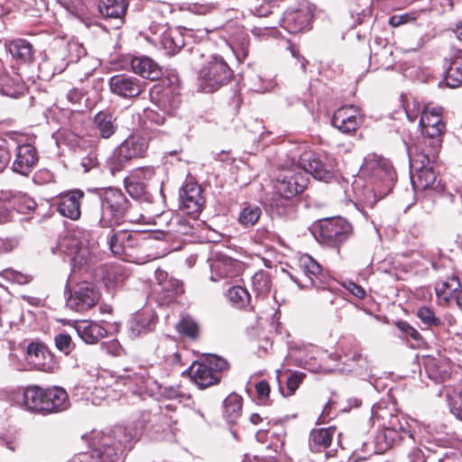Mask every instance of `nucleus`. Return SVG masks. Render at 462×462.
<instances>
[{
	"mask_svg": "<svg viewBox=\"0 0 462 462\" xmlns=\"http://www.w3.org/2000/svg\"><path fill=\"white\" fill-rule=\"evenodd\" d=\"M136 432L132 429L116 425L108 432L93 431L89 439L91 453H80L69 462H122V455L132 448Z\"/></svg>",
	"mask_w": 462,
	"mask_h": 462,
	"instance_id": "1",
	"label": "nucleus"
},
{
	"mask_svg": "<svg viewBox=\"0 0 462 462\" xmlns=\"http://www.w3.org/2000/svg\"><path fill=\"white\" fill-rule=\"evenodd\" d=\"M97 199L100 208L98 226L101 228H115L126 221H138L131 216L133 204L121 189H101L97 193Z\"/></svg>",
	"mask_w": 462,
	"mask_h": 462,
	"instance_id": "2",
	"label": "nucleus"
},
{
	"mask_svg": "<svg viewBox=\"0 0 462 462\" xmlns=\"http://www.w3.org/2000/svg\"><path fill=\"white\" fill-rule=\"evenodd\" d=\"M90 233L83 229H76L66 236L60 244L65 253L71 256V273L69 281L76 280L81 273H88L96 262L94 243H91Z\"/></svg>",
	"mask_w": 462,
	"mask_h": 462,
	"instance_id": "3",
	"label": "nucleus"
},
{
	"mask_svg": "<svg viewBox=\"0 0 462 462\" xmlns=\"http://www.w3.org/2000/svg\"><path fill=\"white\" fill-rule=\"evenodd\" d=\"M107 236V244L113 254L124 258L125 261L145 263L156 258L151 254H143L149 248L152 242L151 237H143L137 232L127 230H117L110 228Z\"/></svg>",
	"mask_w": 462,
	"mask_h": 462,
	"instance_id": "4",
	"label": "nucleus"
},
{
	"mask_svg": "<svg viewBox=\"0 0 462 462\" xmlns=\"http://www.w3.org/2000/svg\"><path fill=\"white\" fill-rule=\"evenodd\" d=\"M194 54L206 58L198 73L199 91L214 93L230 83L234 72L222 56L218 54L206 56L200 51V48H197Z\"/></svg>",
	"mask_w": 462,
	"mask_h": 462,
	"instance_id": "5",
	"label": "nucleus"
},
{
	"mask_svg": "<svg viewBox=\"0 0 462 462\" xmlns=\"http://www.w3.org/2000/svg\"><path fill=\"white\" fill-rule=\"evenodd\" d=\"M313 234L317 241L325 246L337 249L339 253L340 246L346 242L352 235V225L345 218L328 217L319 219L313 226Z\"/></svg>",
	"mask_w": 462,
	"mask_h": 462,
	"instance_id": "6",
	"label": "nucleus"
},
{
	"mask_svg": "<svg viewBox=\"0 0 462 462\" xmlns=\"http://www.w3.org/2000/svg\"><path fill=\"white\" fill-rule=\"evenodd\" d=\"M430 152H426L425 148L416 150V152L411 159V168L415 170V174L411 177V184L415 193L419 191H426L430 189H440L438 176L434 171L433 164L438 159L439 154L433 158L428 156Z\"/></svg>",
	"mask_w": 462,
	"mask_h": 462,
	"instance_id": "7",
	"label": "nucleus"
},
{
	"mask_svg": "<svg viewBox=\"0 0 462 462\" xmlns=\"http://www.w3.org/2000/svg\"><path fill=\"white\" fill-rule=\"evenodd\" d=\"M228 369V363L216 355L205 356L200 362H194L189 367L191 380L205 389L220 382L222 373Z\"/></svg>",
	"mask_w": 462,
	"mask_h": 462,
	"instance_id": "8",
	"label": "nucleus"
},
{
	"mask_svg": "<svg viewBox=\"0 0 462 462\" xmlns=\"http://www.w3.org/2000/svg\"><path fill=\"white\" fill-rule=\"evenodd\" d=\"M90 276L91 272L88 273H81L78 274L73 282L69 280L70 287L66 305L70 310L84 312L93 308L98 302L100 293L97 289L87 280L78 282L79 278L85 277L87 279Z\"/></svg>",
	"mask_w": 462,
	"mask_h": 462,
	"instance_id": "9",
	"label": "nucleus"
},
{
	"mask_svg": "<svg viewBox=\"0 0 462 462\" xmlns=\"http://www.w3.org/2000/svg\"><path fill=\"white\" fill-rule=\"evenodd\" d=\"M147 149L148 140L146 137L137 134L129 136L114 151L109 159L112 174L122 171L131 160L143 157Z\"/></svg>",
	"mask_w": 462,
	"mask_h": 462,
	"instance_id": "10",
	"label": "nucleus"
},
{
	"mask_svg": "<svg viewBox=\"0 0 462 462\" xmlns=\"http://www.w3.org/2000/svg\"><path fill=\"white\" fill-rule=\"evenodd\" d=\"M420 127L423 134V143L418 149L425 148L426 152H430L428 156L433 158L439 154L442 138L441 135L445 131L446 125L442 122L441 117H420Z\"/></svg>",
	"mask_w": 462,
	"mask_h": 462,
	"instance_id": "11",
	"label": "nucleus"
},
{
	"mask_svg": "<svg viewBox=\"0 0 462 462\" xmlns=\"http://www.w3.org/2000/svg\"><path fill=\"white\" fill-rule=\"evenodd\" d=\"M302 174H311L315 179L328 181L333 177L334 163L328 158L321 159V156L313 152H303L299 159V170Z\"/></svg>",
	"mask_w": 462,
	"mask_h": 462,
	"instance_id": "12",
	"label": "nucleus"
},
{
	"mask_svg": "<svg viewBox=\"0 0 462 462\" xmlns=\"http://www.w3.org/2000/svg\"><path fill=\"white\" fill-rule=\"evenodd\" d=\"M308 181V178L302 174L300 170L289 169L277 177L273 185V192L296 199L306 189Z\"/></svg>",
	"mask_w": 462,
	"mask_h": 462,
	"instance_id": "13",
	"label": "nucleus"
},
{
	"mask_svg": "<svg viewBox=\"0 0 462 462\" xmlns=\"http://www.w3.org/2000/svg\"><path fill=\"white\" fill-rule=\"evenodd\" d=\"M84 192L75 189L60 193L55 199L54 206L63 217L77 221L81 217V203Z\"/></svg>",
	"mask_w": 462,
	"mask_h": 462,
	"instance_id": "14",
	"label": "nucleus"
},
{
	"mask_svg": "<svg viewBox=\"0 0 462 462\" xmlns=\"http://www.w3.org/2000/svg\"><path fill=\"white\" fill-rule=\"evenodd\" d=\"M110 91L123 98H132L144 91V84L134 76L122 73L112 76L108 80Z\"/></svg>",
	"mask_w": 462,
	"mask_h": 462,
	"instance_id": "15",
	"label": "nucleus"
},
{
	"mask_svg": "<svg viewBox=\"0 0 462 462\" xmlns=\"http://www.w3.org/2000/svg\"><path fill=\"white\" fill-rule=\"evenodd\" d=\"M360 173L364 176L379 179L387 183H392L394 171L390 162L374 153L368 154L360 168Z\"/></svg>",
	"mask_w": 462,
	"mask_h": 462,
	"instance_id": "16",
	"label": "nucleus"
},
{
	"mask_svg": "<svg viewBox=\"0 0 462 462\" xmlns=\"http://www.w3.org/2000/svg\"><path fill=\"white\" fill-rule=\"evenodd\" d=\"M311 17L308 5L301 4L284 12L281 25L290 33H298L309 28Z\"/></svg>",
	"mask_w": 462,
	"mask_h": 462,
	"instance_id": "17",
	"label": "nucleus"
},
{
	"mask_svg": "<svg viewBox=\"0 0 462 462\" xmlns=\"http://www.w3.org/2000/svg\"><path fill=\"white\" fill-rule=\"evenodd\" d=\"M180 208L195 220L205 204L201 187L193 182L186 183L180 191Z\"/></svg>",
	"mask_w": 462,
	"mask_h": 462,
	"instance_id": "18",
	"label": "nucleus"
},
{
	"mask_svg": "<svg viewBox=\"0 0 462 462\" xmlns=\"http://www.w3.org/2000/svg\"><path fill=\"white\" fill-rule=\"evenodd\" d=\"M10 143L12 144L11 148L15 145L12 170L21 175L27 176L38 162L35 147L29 143L16 144L14 142Z\"/></svg>",
	"mask_w": 462,
	"mask_h": 462,
	"instance_id": "19",
	"label": "nucleus"
},
{
	"mask_svg": "<svg viewBox=\"0 0 462 462\" xmlns=\"http://www.w3.org/2000/svg\"><path fill=\"white\" fill-rule=\"evenodd\" d=\"M413 439L410 430H406L402 423L398 421L397 425L386 427L379 430L374 436V445L376 453H383L390 448L395 442L403 440L405 437Z\"/></svg>",
	"mask_w": 462,
	"mask_h": 462,
	"instance_id": "20",
	"label": "nucleus"
},
{
	"mask_svg": "<svg viewBox=\"0 0 462 462\" xmlns=\"http://www.w3.org/2000/svg\"><path fill=\"white\" fill-rule=\"evenodd\" d=\"M209 267L211 272V280L214 282L225 278H232L238 274L240 263L233 258L222 254H216L209 259Z\"/></svg>",
	"mask_w": 462,
	"mask_h": 462,
	"instance_id": "21",
	"label": "nucleus"
},
{
	"mask_svg": "<svg viewBox=\"0 0 462 462\" xmlns=\"http://www.w3.org/2000/svg\"><path fill=\"white\" fill-rule=\"evenodd\" d=\"M39 396H41L40 386L29 385L13 391L9 399L14 404L23 410L37 413V407L41 403L38 402Z\"/></svg>",
	"mask_w": 462,
	"mask_h": 462,
	"instance_id": "22",
	"label": "nucleus"
},
{
	"mask_svg": "<svg viewBox=\"0 0 462 462\" xmlns=\"http://www.w3.org/2000/svg\"><path fill=\"white\" fill-rule=\"evenodd\" d=\"M26 360L32 367L41 371H49L53 364L51 353L44 346L35 342L28 345Z\"/></svg>",
	"mask_w": 462,
	"mask_h": 462,
	"instance_id": "23",
	"label": "nucleus"
},
{
	"mask_svg": "<svg viewBox=\"0 0 462 462\" xmlns=\"http://www.w3.org/2000/svg\"><path fill=\"white\" fill-rule=\"evenodd\" d=\"M131 67L135 74L152 81L159 79L162 75L161 67L146 56L133 58Z\"/></svg>",
	"mask_w": 462,
	"mask_h": 462,
	"instance_id": "24",
	"label": "nucleus"
},
{
	"mask_svg": "<svg viewBox=\"0 0 462 462\" xmlns=\"http://www.w3.org/2000/svg\"><path fill=\"white\" fill-rule=\"evenodd\" d=\"M156 318L150 311L137 312L129 321L131 337H138L152 332L155 328Z\"/></svg>",
	"mask_w": 462,
	"mask_h": 462,
	"instance_id": "25",
	"label": "nucleus"
},
{
	"mask_svg": "<svg viewBox=\"0 0 462 462\" xmlns=\"http://www.w3.org/2000/svg\"><path fill=\"white\" fill-rule=\"evenodd\" d=\"M45 395L47 398L45 402L47 414L60 412L69 407V395L61 387L53 386L46 388Z\"/></svg>",
	"mask_w": 462,
	"mask_h": 462,
	"instance_id": "26",
	"label": "nucleus"
},
{
	"mask_svg": "<svg viewBox=\"0 0 462 462\" xmlns=\"http://www.w3.org/2000/svg\"><path fill=\"white\" fill-rule=\"evenodd\" d=\"M447 69L444 80L449 88H457L462 83V51H456L446 60Z\"/></svg>",
	"mask_w": 462,
	"mask_h": 462,
	"instance_id": "27",
	"label": "nucleus"
},
{
	"mask_svg": "<svg viewBox=\"0 0 462 462\" xmlns=\"http://www.w3.org/2000/svg\"><path fill=\"white\" fill-rule=\"evenodd\" d=\"M128 7L126 0H97L96 9L105 19L123 21Z\"/></svg>",
	"mask_w": 462,
	"mask_h": 462,
	"instance_id": "28",
	"label": "nucleus"
},
{
	"mask_svg": "<svg viewBox=\"0 0 462 462\" xmlns=\"http://www.w3.org/2000/svg\"><path fill=\"white\" fill-rule=\"evenodd\" d=\"M79 337L87 344H95L106 335V329L96 322L81 320L74 326Z\"/></svg>",
	"mask_w": 462,
	"mask_h": 462,
	"instance_id": "29",
	"label": "nucleus"
},
{
	"mask_svg": "<svg viewBox=\"0 0 462 462\" xmlns=\"http://www.w3.org/2000/svg\"><path fill=\"white\" fill-rule=\"evenodd\" d=\"M337 432L334 426L328 428L313 429L309 437V447L314 452H321L328 448Z\"/></svg>",
	"mask_w": 462,
	"mask_h": 462,
	"instance_id": "30",
	"label": "nucleus"
},
{
	"mask_svg": "<svg viewBox=\"0 0 462 462\" xmlns=\"http://www.w3.org/2000/svg\"><path fill=\"white\" fill-rule=\"evenodd\" d=\"M67 106L61 110L70 114H87L91 111L92 104L86 97V94L78 88L70 89L67 96Z\"/></svg>",
	"mask_w": 462,
	"mask_h": 462,
	"instance_id": "31",
	"label": "nucleus"
},
{
	"mask_svg": "<svg viewBox=\"0 0 462 462\" xmlns=\"http://www.w3.org/2000/svg\"><path fill=\"white\" fill-rule=\"evenodd\" d=\"M297 199L273 192L269 208L273 216L291 217L295 213Z\"/></svg>",
	"mask_w": 462,
	"mask_h": 462,
	"instance_id": "32",
	"label": "nucleus"
},
{
	"mask_svg": "<svg viewBox=\"0 0 462 462\" xmlns=\"http://www.w3.org/2000/svg\"><path fill=\"white\" fill-rule=\"evenodd\" d=\"M5 49L14 59L21 63H28L33 60V47L26 40L16 39L7 42H5Z\"/></svg>",
	"mask_w": 462,
	"mask_h": 462,
	"instance_id": "33",
	"label": "nucleus"
},
{
	"mask_svg": "<svg viewBox=\"0 0 462 462\" xmlns=\"http://www.w3.org/2000/svg\"><path fill=\"white\" fill-rule=\"evenodd\" d=\"M97 3V0H64L62 5L70 14L85 21L94 14Z\"/></svg>",
	"mask_w": 462,
	"mask_h": 462,
	"instance_id": "34",
	"label": "nucleus"
},
{
	"mask_svg": "<svg viewBox=\"0 0 462 462\" xmlns=\"http://www.w3.org/2000/svg\"><path fill=\"white\" fill-rule=\"evenodd\" d=\"M461 287L460 282L457 277L452 275L437 282L435 285V291L438 298L445 302L452 298L458 299L457 293Z\"/></svg>",
	"mask_w": 462,
	"mask_h": 462,
	"instance_id": "35",
	"label": "nucleus"
},
{
	"mask_svg": "<svg viewBox=\"0 0 462 462\" xmlns=\"http://www.w3.org/2000/svg\"><path fill=\"white\" fill-rule=\"evenodd\" d=\"M161 46L169 55H174L184 46V37L177 29H169L160 37Z\"/></svg>",
	"mask_w": 462,
	"mask_h": 462,
	"instance_id": "36",
	"label": "nucleus"
},
{
	"mask_svg": "<svg viewBox=\"0 0 462 462\" xmlns=\"http://www.w3.org/2000/svg\"><path fill=\"white\" fill-rule=\"evenodd\" d=\"M300 268L304 275L309 279L311 286L319 287L320 276H322V268L320 264L310 255H304L300 258Z\"/></svg>",
	"mask_w": 462,
	"mask_h": 462,
	"instance_id": "37",
	"label": "nucleus"
},
{
	"mask_svg": "<svg viewBox=\"0 0 462 462\" xmlns=\"http://www.w3.org/2000/svg\"><path fill=\"white\" fill-rule=\"evenodd\" d=\"M273 288V282L270 274L265 271H258L252 277V289L255 298H266Z\"/></svg>",
	"mask_w": 462,
	"mask_h": 462,
	"instance_id": "38",
	"label": "nucleus"
},
{
	"mask_svg": "<svg viewBox=\"0 0 462 462\" xmlns=\"http://www.w3.org/2000/svg\"><path fill=\"white\" fill-rule=\"evenodd\" d=\"M226 297L229 302L237 309H248L253 310L254 307L251 305V296L248 291L242 286H233L228 289Z\"/></svg>",
	"mask_w": 462,
	"mask_h": 462,
	"instance_id": "39",
	"label": "nucleus"
},
{
	"mask_svg": "<svg viewBox=\"0 0 462 462\" xmlns=\"http://www.w3.org/2000/svg\"><path fill=\"white\" fill-rule=\"evenodd\" d=\"M243 399L233 393L224 400V416L229 423H234L240 417Z\"/></svg>",
	"mask_w": 462,
	"mask_h": 462,
	"instance_id": "40",
	"label": "nucleus"
},
{
	"mask_svg": "<svg viewBox=\"0 0 462 462\" xmlns=\"http://www.w3.org/2000/svg\"><path fill=\"white\" fill-rule=\"evenodd\" d=\"M343 363L350 367L348 369L349 372L358 376H365L371 373L370 362L366 356H363L360 353H353L351 357Z\"/></svg>",
	"mask_w": 462,
	"mask_h": 462,
	"instance_id": "41",
	"label": "nucleus"
},
{
	"mask_svg": "<svg viewBox=\"0 0 462 462\" xmlns=\"http://www.w3.org/2000/svg\"><path fill=\"white\" fill-rule=\"evenodd\" d=\"M406 116H442L444 108L432 102L420 104L416 100L412 103V108H404Z\"/></svg>",
	"mask_w": 462,
	"mask_h": 462,
	"instance_id": "42",
	"label": "nucleus"
},
{
	"mask_svg": "<svg viewBox=\"0 0 462 462\" xmlns=\"http://www.w3.org/2000/svg\"><path fill=\"white\" fill-rule=\"evenodd\" d=\"M92 126L96 130L95 134L105 139L111 137L117 129L116 118L113 117H93Z\"/></svg>",
	"mask_w": 462,
	"mask_h": 462,
	"instance_id": "43",
	"label": "nucleus"
},
{
	"mask_svg": "<svg viewBox=\"0 0 462 462\" xmlns=\"http://www.w3.org/2000/svg\"><path fill=\"white\" fill-rule=\"evenodd\" d=\"M261 215L262 209L260 207L246 204L239 213L238 223L245 227L253 226L258 222Z\"/></svg>",
	"mask_w": 462,
	"mask_h": 462,
	"instance_id": "44",
	"label": "nucleus"
},
{
	"mask_svg": "<svg viewBox=\"0 0 462 462\" xmlns=\"http://www.w3.org/2000/svg\"><path fill=\"white\" fill-rule=\"evenodd\" d=\"M129 379L123 377H115L108 372H104L98 378L97 383L99 387H106L107 394L106 397H109V392H122V386L126 384Z\"/></svg>",
	"mask_w": 462,
	"mask_h": 462,
	"instance_id": "45",
	"label": "nucleus"
},
{
	"mask_svg": "<svg viewBox=\"0 0 462 462\" xmlns=\"http://www.w3.org/2000/svg\"><path fill=\"white\" fill-rule=\"evenodd\" d=\"M184 291L183 284L180 281L171 277L167 282L162 283L158 289V292L162 294V299L169 302Z\"/></svg>",
	"mask_w": 462,
	"mask_h": 462,
	"instance_id": "46",
	"label": "nucleus"
},
{
	"mask_svg": "<svg viewBox=\"0 0 462 462\" xmlns=\"http://www.w3.org/2000/svg\"><path fill=\"white\" fill-rule=\"evenodd\" d=\"M331 125L345 134H354L360 125L356 117H329Z\"/></svg>",
	"mask_w": 462,
	"mask_h": 462,
	"instance_id": "47",
	"label": "nucleus"
},
{
	"mask_svg": "<svg viewBox=\"0 0 462 462\" xmlns=\"http://www.w3.org/2000/svg\"><path fill=\"white\" fill-rule=\"evenodd\" d=\"M177 331L185 337L196 338L199 333L198 322L190 316H183L176 324Z\"/></svg>",
	"mask_w": 462,
	"mask_h": 462,
	"instance_id": "48",
	"label": "nucleus"
},
{
	"mask_svg": "<svg viewBox=\"0 0 462 462\" xmlns=\"http://www.w3.org/2000/svg\"><path fill=\"white\" fill-rule=\"evenodd\" d=\"M125 187L128 194L134 199H147L146 185L138 177L125 180Z\"/></svg>",
	"mask_w": 462,
	"mask_h": 462,
	"instance_id": "49",
	"label": "nucleus"
},
{
	"mask_svg": "<svg viewBox=\"0 0 462 462\" xmlns=\"http://www.w3.org/2000/svg\"><path fill=\"white\" fill-rule=\"evenodd\" d=\"M12 201L16 210L22 214L29 213L35 209L37 204L33 199L24 193H17L12 196Z\"/></svg>",
	"mask_w": 462,
	"mask_h": 462,
	"instance_id": "50",
	"label": "nucleus"
},
{
	"mask_svg": "<svg viewBox=\"0 0 462 462\" xmlns=\"http://www.w3.org/2000/svg\"><path fill=\"white\" fill-rule=\"evenodd\" d=\"M134 380L141 383L140 390L147 393L150 396L157 399L162 385L159 384L153 378L150 376H144L143 374H134Z\"/></svg>",
	"mask_w": 462,
	"mask_h": 462,
	"instance_id": "51",
	"label": "nucleus"
},
{
	"mask_svg": "<svg viewBox=\"0 0 462 462\" xmlns=\"http://www.w3.org/2000/svg\"><path fill=\"white\" fill-rule=\"evenodd\" d=\"M273 0H248L250 12L258 17H266L272 14Z\"/></svg>",
	"mask_w": 462,
	"mask_h": 462,
	"instance_id": "52",
	"label": "nucleus"
},
{
	"mask_svg": "<svg viewBox=\"0 0 462 462\" xmlns=\"http://www.w3.org/2000/svg\"><path fill=\"white\" fill-rule=\"evenodd\" d=\"M417 317L429 328H438L443 325L442 320L435 315L432 309L423 306L417 311Z\"/></svg>",
	"mask_w": 462,
	"mask_h": 462,
	"instance_id": "53",
	"label": "nucleus"
},
{
	"mask_svg": "<svg viewBox=\"0 0 462 462\" xmlns=\"http://www.w3.org/2000/svg\"><path fill=\"white\" fill-rule=\"evenodd\" d=\"M396 327L402 333V337L405 339L413 340L416 346H420L423 344L424 341L420 332L408 322L398 321Z\"/></svg>",
	"mask_w": 462,
	"mask_h": 462,
	"instance_id": "54",
	"label": "nucleus"
},
{
	"mask_svg": "<svg viewBox=\"0 0 462 462\" xmlns=\"http://www.w3.org/2000/svg\"><path fill=\"white\" fill-rule=\"evenodd\" d=\"M157 399H165L169 401H178L179 403L185 400L190 399V395L180 391V387H163L162 386L161 392Z\"/></svg>",
	"mask_w": 462,
	"mask_h": 462,
	"instance_id": "55",
	"label": "nucleus"
},
{
	"mask_svg": "<svg viewBox=\"0 0 462 462\" xmlns=\"http://www.w3.org/2000/svg\"><path fill=\"white\" fill-rule=\"evenodd\" d=\"M451 412L462 420V381L457 383L449 394Z\"/></svg>",
	"mask_w": 462,
	"mask_h": 462,
	"instance_id": "56",
	"label": "nucleus"
},
{
	"mask_svg": "<svg viewBox=\"0 0 462 462\" xmlns=\"http://www.w3.org/2000/svg\"><path fill=\"white\" fill-rule=\"evenodd\" d=\"M177 407L172 403H165L161 404L159 406L160 413L158 414L160 419L164 424L170 426L171 423H176L177 419H175L173 413L175 412Z\"/></svg>",
	"mask_w": 462,
	"mask_h": 462,
	"instance_id": "57",
	"label": "nucleus"
},
{
	"mask_svg": "<svg viewBox=\"0 0 462 462\" xmlns=\"http://www.w3.org/2000/svg\"><path fill=\"white\" fill-rule=\"evenodd\" d=\"M164 117H139V125L142 131L150 134L155 131V126L164 124Z\"/></svg>",
	"mask_w": 462,
	"mask_h": 462,
	"instance_id": "58",
	"label": "nucleus"
},
{
	"mask_svg": "<svg viewBox=\"0 0 462 462\" xmlns=\"http://www.w3.org/2000/svg\"><path fill=\"white\" fill-rule=\"evenodd\" d=\"M14 80L5 72L2 65H0V93L9 97H14L15 92L12 89Z\"/></svg>",
	"mask_w": 462,
	"mask_h": 462,
	"instance_id": "59",
	"label": "nucleus"
},
{
	"mask_svg": "<svg viewBox=\"0 0 462 462\" xmlns=\"http://www.w3.org/2000/svg\"><path fill=\"white\" fill-rule=\"evenodd\" d=\"M55 345L59 350L66 355L69 354L73 349L71 337L66 333H60L55 337Z\"/></svg>",
	"mask_w": 462,
	"mask_h": 462,
	"instance_id": "60",
	"label": "nucleus"
},
{
	"mask_svg": "<svg viewBox=\"0 0 462 462\" xmlns=\"http://www.w3.org/2000/svg\"><path fill=\"white\" fill-rule=\"evenodd\" d=\"M12 144L6 141L3 140L0 143V172H2L10 162V149Z\"/></svg>",
	"mask_w": 462,
	"mask_h": 462,
	"instance_id": "61",
	"label": "nucleus"
},
{
	"mask_svg": "<svg viewBox=\"0 0 462 462\" xmlns=\"http://www.w3.org/2000/svg\"><path fill=\"white\" fill-rule=\"evenodd\" d=\"M4 276L8 280L22 285L30 282L32 279L29 275L12 269L5 270Z\"/></svg>",
	"mask_w": 462,
	"mask_h": 462,
	"instance_id": "62",
	"label": "nucleus"
},
{
	"mask_svg": "<svg viewBox=\"0 0 462 462\" xmlns=\"http://www.w3.org/2000/svg\"><path fill=\"white\" fill-rule=\"evenodd\" d=\"M305 374L303 373H293L290 374L287 378V395H291L295 393L299 385L303 381Z\"/></svg>",
	"mask_w": 462,
	"mask_h": 462,
	"instance_id": "63",
	"label": "nucleus"
},
{
	"mask_svg": "<svg viewBox=\"0 0 462 462\" xmlns=\"http://www.w3.org/2000/svg\"><path fill=\"white\" fill-rule=\"evenodd\" d=\"M98 165V160L96 152H90L87 156L83 157L80 162V166L83 169V172H88L92 169H95Z\"/></svg>",
	"mask_w": 462,
	"mask_h": 462,
	"instance_id": "64",
	"label": "nucleus"
}]
</instances>
